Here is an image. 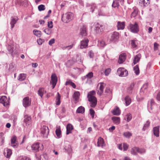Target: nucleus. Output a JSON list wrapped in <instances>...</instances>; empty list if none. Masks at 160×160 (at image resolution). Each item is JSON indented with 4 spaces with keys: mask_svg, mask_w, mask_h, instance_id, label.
Here are the masks:
<instances>
[{
    "mask_svg": "<svg viewBox=\"0 0 160 160\" xmlns=\"http://www.w3.org/2000/svg\"><path fill=\"white\" fill-rule=\"evenodd\" d=\"M89 55L90 58H92L94 56V53L92 50L90 51L89 52Z\"/></svg>",
    "mask_w": 160,
    "mask_h": 160,
    "instance_id": "obj_63",
    "label": "nucleus"
},
{
    "mask_svg": "<svg viewBox=\"0 0 160 160\" xmlns=\"http://www.w3.org/2000/svg\"><path fill=\"white\" fill-rule=\"evenodd\" d=\"M13 47L12 45H9L8 46V49L11 53L13 52Z\"/></svg>",
    "mask_w": 160,
    "mask_h": 160,
    "instance_id": "obj_49",
    "label": "nucleus"
},
{
    "mask_svg": "<svg viewBox=\"0 0 160 160\" xmlns=\"http://www.w3.org/2000/svg\"><path fill=\"white\" fill-rule=\"evenodd\" d=\"M44 40L41 38L37 40V42L39 45H41L44 42Z\"/></svg>",
    "mask_w": 160,
    "mask_h": 160,
    "instance_id": "obj_62",
    "label": "nucleus"
},
{
    "mask_svg": "<svg viewBox=\"0 0 160 160\" xmlns=\"http://www.w3.org/2000/svg\"><path fill=\"white\" fill-rule=\"evenodd\" d=\"M134 72L137 75H138L139 73V69L138 65H136L134 67Z\"/></svg>",
    "mask_w": 160,
    "mask_h": 160,
    "instance_id": "obj_41",
    "label": "nucleus"
},
{
    "mask_svg": "<svg viewBox=\"0 0 160 160\" xmlns=\"http://www.w3.org/2000/svg\"><path fill=\"white\" fill-rule=\"evenodd\" d=\"M33 33L35 35L38 37H40L41 35V32L37 30H34Z\"/></svg>",
    "mask_w": 160,
    "mask_h": 160,
    "instance_id": "obj_38",
    "label": "nucleus"
},
{
    "mask_svg": "<svg viewBox=\"0 0 160 160\" xmlns=\"http://www.w3.org/2000/svg\"><path fill=\"white\" fill-rule=\"evenodd\" d=\"M138 148L134 147L133 148L131 151L132 154L133 155H135L137 154V152H138Z\"/></svg>",
    "mask_w": 160,
    "mask_h": 160,
    "instance_id": "obj_34",
    "label": "nucleus"
},
{
    "mask_svg": "<svg viewBox=\"0 0 160 160\" xmlns=\"http://www.w3.org/2000/svg\"><path fill=\"white\" fill-rule=\"evenodd\" d=\"M26 77V74L24 73L20 74L18 77V80L20 81H23L25 79Z\"/></svg>",
    "mask_w": 160,
    "mask_h": 160,
    "instance_id": "obj_33",
    "label": "nucleus"
},
{
    "mask_svg": "<svg viewBox=\"0 0 160 160\" xmlns=\"http://www.w3.org/2000/svg\"><path fill=\"white\" fill-rule=\"evenodd\" d=\"M137 40H133L131 41V44L132 47L135 48L137 47Z\"/></svg>",
    "mask_w": 160,
    "mask_h": 160,
    "instance_id": "obj_43",
    "label": "nucleus"
},
{
    "mask_svg": "<svg viewBox=\"0 0 160 160\" xmlns=\"http://www.w3.org/2000/svg\"><path fill=\"white\" fill-rule=\"evenodd\" d=\"M153 132L154 135L156 137L159 136V126L155 127L153 128Z\"/></svg>",
    "mask_w": 160,
    "mask_h": 160,
    "instance_id": "obj_21",
    "label": "nucleus"
},
{
    "mask_svg": "<svg viewBox=\"0 0 160 160\" xmlns=\"http://www.w3.org/2000/svg\"><path fill=\"white\" fill-rule=\"evenodd\" d=\"M111 71V69L110 68H107L105 71V74L106 76L108 75Z\"/></svg>",
    "mask_w": 160,
    "mask_h": 160,
    "instance_id": "obj_51",
    "label": "nucleus"
},
{
    "mask_svg": "<svg viewBox=\"0 0 160 160\" xmlns=\"http://www.w3.org/2000/svg\"><path fill=\"white\" fill-rule=\"evenodd\" d=\"M105 92L109 94H111L112 93V90H111L109 87H107L105 91Z\"/></svg>",
    "mask_w": 160,
    "mask_h": 160,
    "instance_id": "obj_54",
    "label": "nucleus"
},
{
    "mask_svg": "<svg viewBox=\"0 0 160 160\" xmlns=\"http://www.w3.org/2000/svg\"><path fill=\"white\" fill-rule=\"evenodd\" d=\"M113 114L114 115H119L121 113V111L118 107H116L112 112Z\"/></svg>",
    "mask_w": 160,
    "mask_h": 160,
    "instance_id": "obj_25",
    "label": "nucleus"
},
{
    "mask_svg": "<svg viewBox=\"0 0 160 160\" xmlns=\"http://www.w3.org/2000/svg\"><path fill=\"white\" fill-rule=\"evenodd\" d=\"M156 99L158 101H160V91L158 93L156 96Z\"/></svg>",
    "mask_w": 160,
    "mask_h": 160,
    "instance_id": "obj_64",
    "label": "nucleus"
},
{
    "mask_svg": "<svg viewBox=\"0 0 160 160\" xmlns=\"http://www.w3.org/2000/svg\"><path fill=\"white\" fill-rule=\"evenodd\" d=\"M126 105L128 106L129 105L131 102V99L128 96H127L125 98Z\"/></svg>",
    "mask_w": 160,
    "mask_h": 160,
    "instance_id": "obj_37",
    "label": "nucleus"
},
{
    "mask_svg": "<svg viewBox=\"0 0 160 160\" xmlns=\"http://www.w3.org/2000/svg\"><path fill=\"white\" fill-rule=\"evenodd\" d=\"M31 103V101L29 97H27L23 99L22 104L23 106L25 108H27L30 106Z\"/></svg>",
    "mask_w": 160,
    "mask_h": 160,
    "instance_id": "obj_8",
    "label": "nucleus"
},
{
    "mask_svg": "<svg viewBox=\"0 0 160 160\" xmlns=\"http://www.w3.org/2000/svg\"><path fill=\"white\" fill-rule=\"evenodd\" d=\"M0 103L2 104L4 106H7L9 104V101L5 96H2L0 98Z\"/></svg>",
    "mask_w": 160,
    "mask_h": 160,
    "instance_id": "obj_10",
    "label": "nucleus"
},
{
    "mask_svg": "<svg viewBox=\"0 0 160 160\" xmlns=\"http://www.w3.org/2000/svg\"><path fill=\"white\" fill-rule=\"evenodd\" d=\"M48 27L49 28H52L53 27V22L52 21L48 22Z\"/></svg>",
    "mask_w": 160,
    "mask_h": 160,
    "instance_id": "obj_57",
    "label": "nucleus"
},
{
    "mask_svg": "<svg viewBox=\"0 0 160 160\" xmlns=\"http://www.w3.org/2000/svg\"><path fill=\"white\" fill-rule=\"evenodd\" d=\"M4 154L7 158H9L12 154V150L9 149H7L5 150Z\"/></svg>",
    "mask_w": 160,
    "mask_h": 160,
    "instance_id": "obj_26",
    "label": "nucleus"
},
{
    "mask_svg": "<svg viewBox=\"0 0 160 160\" xmlns=\"http://www.w3.org/2000/svg\"><path fill=\"white\" fill-rule=\"evenodd\" d=\"M66 128V134L67 135L71 133L73 128L72 125L71 124H68Z\"/></svg>",
    "mask_w": 160,
    "mask_h": 160,
    "instance_id": "obj_22",
    "label": "nucleus"
},
{
    "mask_svg": "<svg viewBox=\"0 0 160 160\" xmlns=\"http://www.w3.org/2000/svg\"><path fill=\"white\" fill-rule=\"evenodd\" d=\"M105 85L106 84L103 82H100L98 84V86H99V90H98L97 93L99 96H101L102 94Z\"/></svg>",
    "mask_w": 160,
    "mask_h": 160,
    "instance_id": "obj_9",
    "label": "nucleus"
},
{
    "mask_svg": "<svg viewBox=\"0 0 160 160\" xmlns=\"http://www.w3.org/2000/svg\"><path fill=\"white\" fill-rule=\"evenodd\" d=\"M123 135L125 138H129L132 136V134L131 132H123Z\"/></svg>",
    "mask_w": 160,
    "mask_h": 160,
    "instance_id": "obj_32",
    "label": "nucleus"
},
{
    "mask_svg": "<svg viewBox=\"0 0 160 160\" xmlns=\"http://www.w3.org/2000/svg\"><path fill=\"white\" fill-rule=\"evenodd\" d=\"M103 27L102 25H100V26H97L96 27V31L98 33H99L103 31Z\"/></svg>",
    "mask_w": 160,
    "mask_h": 160,
    "instance_id": "obj_36",
    "label": "nucleus"
},
{
    "mask_svg": "<svg viewBox=\"0 0 160 160\" xmlns=\"http://www.w3.org/2000/svg\"><path fill=\"white\" fill-rule=\"evenodd\" d=\"M96 92L92 91L88 92V101L90 102V106L92 107H95L97 104V99L95 96Z\"/></svg>",
    "mask_w": 160,
    "mask_h": 160,
    "instance_id": "obj_1",
    "label": "nucleus"
},
{
    "mask_svg": "<svg viewBox=\"0 0 160 160\" xmlns=\"http://www.w3.org/2000/svg\"><path fill=\"white\" fill-rule=\"evenodd\" d=\"M80 94L79 92H74L73 95V98L74 99V102L76 103L78 101V100L79 98Z\"/></svg>",
    "mask_w": 160,
    "mask_h": 160,
    "instance_id": "obj_18",
    "label": "nucleus"
},
{
    "mask_svg": "<svg viewBox=\"0 0 160 160\" xmlns=\"http://www.w3.org/2000/svg\"><path fill=\"white\" fill-rule=\"evenodd\" d=\"M61 96L59 92H58L57 94V97L56 98V104L57 105H59L60 104Z\"/></svg>",
    "mask_w": 160,
    "mask_h": 160,
    "instance_id": "obj_30",
    "label": "nucleus"
},
{
    "mask_svg": "<svg viewBox=\"0 0 160 160\" xmlns=\"http://www.w3.org/2000/svg\"><path fill=\"white\" fill-rule=\"evenodd\" d=\"M23 0H15V3L17 5L21 6L23 4Z\"/></svg>",
    "mask_w": 160,
    "mask_h": 160,
    "instance_id": "obj_39",
    "label": "nucleus"
},
{
    "mask_svg": "<svg viewBox=\"0 0 160 160\" xmlns=\"http://www.w3.org/2000/svg\"><path fill=\"white\" fill-rule=\"evenodd\" d=\"M18 20V18L17 17H12L11 18V21L10 23L12 28L14 27V25L16 23Z\"/></svg>",
    "mask_w": 160,
    "mask_h": 160,
    "instance_id": "obj_23",
    "label": "nucleus"
},
{
    "mask_svg": "<svg viewBox=\"0 0 160 160\" xmlns=\"http://www.w3.org/2000/svg\"><path fill=\"white\" fill-rule=\"evenodd\" d=\"M127 121L128 122L130 121L132 118V116L130 113H128L127 115Z\"/></svg>",
    "mask_w": 160,
    "mask_h": 160,
    "instance_id": "obj_50",
    "label": "nucleus"
},
{
    "mask_svg": "<svg viewBox=\"0 0 160 160\" xmlns=\"http://www.w3.org/2000/svg\"><path fill=\"white\" fill-rule=\"evenodd\" d=\"M86 26L83 25L80 29V33L82 36H85L86 35Z\"/></svg>",
    "mask_w": 160,
    "mask_h": 160,
    "instance_id": "obj_24",
    "label": "nucleus"
},
{
    "mask_svg": "<svg viewBox=\"0 0 160 160\" xmlns=\"http://www.w3.org/2000/svg\"><path fill=\"white\" fill-rule=\"evenodd\" d=\"M138 12L136 10H134L133 12H132L131 14V18H134L137 15Z\"/></svg>",
    "mask_w": 160,
    "mask_h": 160,
    "instance_id": "obj_52",
    "label": "nucleus"
},
{
    "mask_svg": "<svg viewBox=\"0 0 160 160\" xmlns=\"http://www.w3.org/2000/svg\"><path fill=\"white\" fill-rule=\"evenodd\" d=\"M93 77V73L92 72H90L88 73L85 77V78H88L90 79Z\"/></svg>",
    "mask_w": 160,
    "mask_h": 160,
    "instance_id": "obj_47",
    "label": "nucleus"
},
{
    "mask_svg": "<svg viewBox=\"0 0 160 160\" xmlns=\"http://www.w3.org/2000/svg\"><path fill=\"white\" fill-rule=\"evenodd\" d=\"M159 44L156 42H155L154 44V50L156 51L158 49V46Z\"/></svg>",
    "mask_w": 160,
    "mask_h": 160,
    "instance_id": "obj_56",
    "label": "nucleus"
},
{
    "mask_svg": "<svg viewBox=\"0 0 160 160\" xmlns=\"http://www.w3.org/2000/svg\"><path fill=\"white\" fill-rule=\"evenodd\" d=\"M73 16V13L68 12L62 15V20L64 22L67 23L72 19Z\"/></svg>",
    "mask_w": 160,
    "mask_h": 160,
    "instance_id": "obj_2",
    "label": "nucleus"
},
{
    "mask_svg": "<svg viewBox=\"0 0 160 160\" xmlns=\"http://www.w3.org/2000/svg\"><path fill=\"white\" fill-rule=\"evenodd\" d=\"M99 43L101 47H103L105 45V42L102 40L100 41Z\"/></svg>",
    "mask_w": 160,
    "mask_h": 160,
    "instance_id": "obj_61",
    "label": "nucleus"
},
{
    "mask_svg": "<svg viewBox=\"0 0 160 160\" xmlns=\"http://www.w3.org/2000/svg\"><path fill=\"white\" fill-rule=\"evenodd\" d=\"M150 0H139V4L142 7L148 6L150 3Z\"/></svg>",
    "mask_w": 160,
    "mask_h": 160,
    "instance_id": "obj_12",
    "label": "nucleus"
},
{
    "mask_svg": "<svg viewBox=\"0 0 160 160\" xmlns=\"http://www.w3.org/2000/svg\"><path fill=\"white\" fill-rule=\"evenodd\" d=\"M40 148V144L39 143H36L33 144L31 146L32 150L36 152L39 150Z\"/></svg>",
    "mask_w": 160,
    "mask_h": 160,
    "instance_id": "obj_19",
    "label": "nucleus"
},
{
    "mask_svg": "<svg viewBox=\"0 0 160 160\" xmlns=\"http://www.w3.org/2000/svg\"><path fill=\"white\" fill-rule=\"evenodd\" d=\"M55 132L57 137L58 138H60L61 136V130L59 126L57 128Z\"/></svg>",
    "mask_w": 160,
    "mask_h": 160,
    "instance_id": "obj_29",
    "label": "nucleus"
},
{
    "mask_svg": "<svg viewBox=\"0 0 160 160\" xmlns=\"http://www.w3.org/2000/svg\"><path fill=\"white\" fill-rule=\"evenodd\" d=\"M89 42L88 39H85L81 41L80 48L83 49L87 48L88 45V43Z\"/></svg>",
    "mask_w": 160,
    "mask_h": 160,
    "instance_id": "obj_13",
    "label": "nucleus"
},
{
    "mask_svg": "<svg viewBox=\"0 0 160 160\" xmlns=\"http://www.w3.org/2000/svg\"><path fill=\"white\" fill-rule=\"evenodd\" d=\"M150 108L151 110H152L153 108V106L155 105L154 101L153 99H151L150 100Z\"/></svg>",
    "mask_w": 160,
    "mask_h": 160,
    "instance_id": "obj_48",
    "label": "nucleus"
},
{
    "mask_svg": "<svg viewBox=\"0 0 160 160\" xmlns=\"http://www.w3.org/2000/svg\"><path fill=\"white\" fill-rule=\"evenodd\" d=\"M41 132L43 137L47 138L49 132L48 127L46 126H43L41 128Z\"/></svg>",
    "mask_w": 160,
    "mask_h": 160,
    "instance_id": "obj_5",
    "label": "nucleus"
},
{
    "mask_svg": "<svg viewBox=\"0 0 160 160\" xmlns=\"http://www.w3.org/2000/svg\"><path fill=\"white\" fill-rule=\"evenodd\" d=\"M4 134L2 132L0 133V145H3L4 142V137H3Z\"/></svg>",
    "mask_w": 160,
    "mask_h": 160,
    "instance_id": "obj_35",
    "label": "nucleus"
},
{
    "mask_svg": "<svg viewBox=\"0 0 160 160\" xmlns=\"http://www.w3.org/2000/svg\"><path fill=\"white\" fill-rule=\"evenodd\" d=\"M117 73L119 76L121 77H125L128 74V71L123 68H118L117 70Z\"/></svg>",
    "mask_w": 160,
    "mask_h": 160,
    "instance_id": "obj_4",
    "label": "nucleus"
},
{
    "mask_svg": "<svg viewBox=\"0 0 160 160\" xmlns=\"http://www.w3.org/2000/svg\"><path fill=\"white\" fill-rule=\"evenodd\" d=\"M94 111L92 109H90V113L91 115L92 116V118H93L94 116Z\"/></svg>",
    "mask_w": 160,
    "mask_h": 160,
    "instance_id": "obj_59",
    "label": "nucleus"
},
{
    "mask_svg": "<svg viewBox=\"0 0 160 160\" xmlns=\"http://www.w3.org/2000/svg\"><path fill=\"white\" fill-rule=\"evenodd\" d=\"M134 84L133 83L131 84L128 88L127 92L129 93H131L132 90L134 87Z\"/></svg>",
    "mask_w": 160,
    "mask_h": 160,
    "instance_id": "obj_40",
    "label": "nucleus"
},
{
    "mask_svg": "<svg viewBox=\"0 0 160 160\" xmlns=\"http://www.w3.org/2000/svg\"><path fill=\"white\" fill-rule=\"evenodd\" d=\"M17 137L13 136L11 139V145L14 148H16L18 146V144L16 141Z\"/></svg>",
    "mask_w": 160,
    "mask_h": 160,
    "instance_id": "obj_11",
    "label": "nucleus"
},
{
    "mask_svg": "<svg viewBox=\"0 0 160 160\" xmlns=\"http://www.w3.org/2000/svg\"><path fill=\"white\" fill-rule=\"evenodd\" d=\"M38 10L41 11H43L45 10V6L44 5L41 4V5H39L38 7Z\"/></svg>",
    "mask_w": 160,
    "mask_h": 160,
    "instance_id": "obj_46",
    "label": "nucleus"
},
{
    "mask_svg": "<svg viewBox=\"0 0 160 160\" xmlns=\"http://www.w3.org/2000/svg\"><path fill=\"white\" fill-rule=\"evenodd\" d=\"M125 23L124 22L118 21L117 22V27L118 30H123L125 27Z\"/></svg>",
    "mask_w": 160,
    "mask_h": 160,
    "instance_id": "obj_15",
    "label": "nucleus"
},
{
    "mask_svg": "<svg viewBox=\"0 0 160 160\" xmlns=\"http://www.w3.org/2000/svg\"><path fill=\"white\" fill-rule=\"evenodd\" d=\"M150 124V122L148 121H147L146 123L144 124L143 127L142 128V130L143 131H145L146 130V129L149 126Z\"/></svg>",
    "mask_w": 160,
    "mask_h": 160,
    "instance_id": "obj_45",
    "label": "nucleus"
},
{
    "mask_svg": "<svg viewBox=\"0 0 160 160\" xmlns=\"http://www.w3.org/2000/svg\"><path fill=\"white\" fill-rule=\"evenodd\" d=\"M18 160H31V159L27 157L21 156L18 158Z\"/></svg>",
    "mask_w": 160,
    "mask_h": 160,
    "instance_id": "obj_42",
    "label": "nucleus"
},
{
    "mask_svg": "<svg viewBox=\"0 0 160 160\" xmlns=\"http://www.w3.org/2000/svg\"><path fill=\"white\" fill-rule=\"evenodd\" d=\"M85 111L84 108L82 106H80L76 110L77 113H83Z\"/></svg>",
    "mask_w": 160,
    "mask_h": 160,
    "instance_id": "obj_31",
    "label": "nucleus"
},
{
    "mask_svg": "<svg viewBox=\"0 0 160 160\" xmlns=\"http://www.w3.org/2000/svg\"><path fill=\"white\" fill-rule=\"evenodd\" d=\"M46 92V91L44 90V88H39L38 91V94L41 98H42L44 94Z\"/></svg>",
    "mask_w": 160,
    "mask_h": 160,
    "instance_id": "obj_27",
    "label": "nucleus"
},
{
    "mask_svg": "<svg viewBox=\"0 0 160 160\" xmlns=\"http://www.w3.org/2000/svg\"><path fill=\"white\" fill-rule=\"evenodd\" d=\"M24 122L26 125H29L31 122V118L30 116L27 115H25L24 117Z\"/></svg>",
    "mask_w": 160,
    "mask_h": 160,
    "instance_id": "obj_16",
    "label": "nucleus"
},
{
    "mask_svg": "<svg viewBox=\"0 0 160 160\" xmlns=\"http://www.w3.org/2000/svg\"><path fill=\"white\" fill-rule=\"evenodd\" d=\"M141 57V54L140 53L136 55L134 58L133 63L134 65H135L139 62Z\"/></svg>",
    "mask_w": 160,
    "mask_h": 160,
    "instance_id": "obj_20",
    "label": "nucleus"
},
{
    "mask_svg": "<svg viewBox=\"0 0 160 160\" xmlns=\"http://www.w3.org/2000/svg\"><path fill=\"white\" fill-rule=\"evenodd\" d=\"M57 82V78L55 73H53L51 77V81L50 83L52 85V89L56 86Z\"/></svg>",
    "mask_w": 160,
    "mask_h": 160,
    "instance_id": "obj_7",
    "label": "nucleus"
},
{
    "mask_svg": "<svg viewBox=\"0 0 160 160\" xmlns=\"http://www.w3.org/2000/svg\"><path fill=\"white\" fill-rule=\"evenodd\" d=\"M128 148V145L126 143H123V149L124 151H126L127 150Z\"/></svg>",
    "mask_w": 160,
    "mask_h": 160,
    "instance_id": "obj_55",
    "label": "nucleus"
},
{
    "mask_svg": "<svg viewBox=\"0 0 160 160\" xmlns=\"http://www.w3.org/2000/svg\"><path fill=\"white\" fill-rule=\"evenodd\" d=\"M126 55L125 54H121L119 56L118 62L119 64L122 63L125 60Z\"/></svg>",
    "mask_w": 160,
    "mask_h": 160,
    "instance_id": "obj_14",
    "label": "nucleus"
},
{
    "mask_svg": "<svg viewBox=\"0 0 160 160\" xmlns=\"http://www.w3.org/2000/svg\"><path fill=\"white\" fill-rule=\"evenodd\" d=\"M112 119L114 123L118 124L120 123V119L119 117H113L112 118Z\"/></svg>",
    "mask_w": 160,
    "mask_h": 160,
    "instance_id": "obj_28",
    "label": "nucleus"
},
{
    "mask_svg": "<svg viewBox=\"0 0 160 160\" xmlns=\"http://www.w3.org/2000/svg\"><path fill=\"white\" fill-rule=\"evenodd\" d=\"M148 83H146L143 85L142 86V87L141 89L142 90H146L148 88Z\"/></svg>",
    "mask_w": 160,
    "mask_h": 160,
    "instance_id": "obj_58",
    "label": "nucleus"
},
{
    "mask_svg": "<svg viewBox=\"0 0 160 160\" xmlns=\"http://www.w3.org/2000/svg\"><path fill=\"white\" fill-rule=\"evenodd\" d=\"M119 35L118 33L117 32H113L109 37L110 40L113 42L117 41L119 38Z\"/></svg>",
    "mask_w": 160,
    "mask_h": 160,
    "instance_id": "obj_6",
    "label": "nucleus"
},
{
    "mask_svg": "<svg viewBox=\"0 0 160 160\" xmlns=\"http://www.w3.org/2000/svg\"><path fill=\"white\" fill-rule=\"evenodd\" d=\"M128 28L134 33H137L139 31L138 26L136 22L134 24L131 23L129 24Z\"/></svg>",
    "mask_w": 160,
    "mask_h": 160,
    "instance_id": "obj_3",
    "label": "nucleus"
},
{
    "mask_svg": "<svg viewBox=\"0 0 160 160\" xmlns=\"http://www.w3.org/2000/svg\"><path fill=\"white\" fill-rule=\"evenodd\" d=\"M97 146L98 147H103L105 146L103 139L101 137L99 138L98 139L97 142Z\"/></svg>",
    "mask_w": 160,
    "mask_h": 160,
    "instance_id": "obj_17",
    "label": "nucleus"
},
{
    "mask_svg": "<svg viewBox=\"0 0 160 160\" xmlns=\"http://www.w3.org/2000/svg\"><path fill=\"white\" fill-rule=\"evenodd\" d=\"M44 32L47 34H50V31L48 28H46L44 30Z\"/></svg>",
    "mask_w": 160,
    "mask_h": 160,
    "instance_id": "obj_60",
    "label": "nucleus"
},
{
    "mask_svg": "<svg viewBox=\"0 0 160 160\" xmlns=\"http://www.w3.org/2000/svg\"><path fill=\"white\" fill-rule=\"evenodd\" d=\"M119 5V2L118 0H114L112 4V6L114 8L118 7Z\"/></svg>",
    "mask_w": 160,
    "mask_h": 160,
    "instance_id": "obj_44",
    "label": "nucleus"
},
{
    "mask_svg": "<svg viewBox=\"0 0 160 160\" xmlns=\"http://www.w3.org/2000/svg\"><path fill=\"white\" fill-rule=\"evenodd\" d=\"M145 150L144 148H138V152L142 154L144 153L145 152Z\"/></svg>",
    "mask_w": 160,
    "mask_h": 160,
    "instance_id": "obj_53",
    "label": "nucleus"
}]
</instances>
